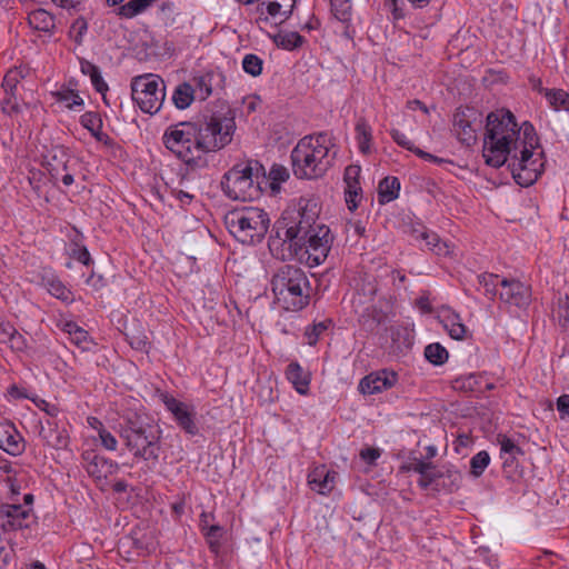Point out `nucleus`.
I'll return each mask as SVG.
<instances>
[{
	"label": "nucleus",
	"instance_id": "obj_1",
	"mask_svg": "<svg viewBox=\"0 0 569 569\" xmlns=\"http://www.w3.org/2000/svg\"><path fill=\"white\" fill-rule=\"evenodd\" d=\"M234 130L232 119L224 123L218 118L209 121H181L170 124L162 134L163 146L189 167L206 164L204 154L226 147Z\"/></svg>",
	"mask_w": 569,
	"mask_h": 569
},
{
	"label": "nucleus",
	"instance_id": "obj_2",
	"mask_svg": "<svg viewBox=\"0 0 569 569\" xmlns=\"http://www.w3.org/2000/svg\"><path fill=\"white\" fill-rule=\"evenodd\" d=\"M317 204L300 200L288 207L274 222L268 246L270 251L281 260H288L301 253V244L308 233L316 227Z\"/></svg>",
	"mask_w": 569,
	"mask_h": 569
},
{
	"label": "nucleus",
	"instance_id": "obj_3",
	"mask_svg": "<svg viewBox=\"0 0 569 569\" xmlns=\"http://www.w3.org/2000/svg\"><path fill=\"white\" fill-rule=\"evenodd\" d=\"M335 137L318 132L301 138L291 151V167L298 179H318L333 166L337 150Z\"/></svg>",
	"mask_w": 569,
	"mask_h": 569
},
{
	"label": "nucleus",
	"instance_id": "obj_4",
	"mask_svg": "<svg viewBox=\"0 0 569 569\" xmlns=\"http://www.w3.org/2000/svg\"><path fill=\"white\" fill-rule=\"evenodd\" d=\"M520 128L508 109L490 112L486 118L482 156L488 166L500 168L518 150Z\"/></svg>",
	"mask_w": 569,
	"mask_h": 569
},
{
	"label": "nucleus",
	"instance_id": "obj_5",
	"mask_svg": "<svg viewBox=\"0 0 569 569\" xmlns=\"http://www.w3.org/2000/svg\"><path fill=\"white\" fill-rule=\"evenodd\" d=\"M270 288L276 303L287 311H299L309 305L311 287L306 272L296 266L283 264L272 274Z\"/></svg>",
	"mask_w": 569,
	"mask_h": 569
},
{
	"label": "nucleus",
	"instance_id": "obj_6",
	"mask_svg": "<svg viewBox=\"0 0 569 569\" xmlns=\"http://www.w3.org/2000/svg\"><path fill=\"white\" fill-rule=\"evenodd\" d=\"M119 436L126 448L137 459L157 463L160 456V436L153 426L141 417L128 416L119 425Z\"/></svg>",
	"mask_w": 569,
	"mask_h": 569
},
{
	"label": "nucleus",
	"instance_id": "obj_7",
	"mask_svg": "<svg viewBox=\"0 0 569 569\" xmlns=\"http://www.w3.org/2000/svg\"><path fill=\"white\" fill-rule=\"evenodd\" d=\"M262 166L248 161L233 166L221 180L224 194L232 200L250 201L260 196L259 177Z\"/></svg>",
	"mask_w": 569,
	"mask_h": 569
},
{
	"label": "nucleus",
	"instance_id": "obj_8",
	"mask_svg": "<svg viewBox=\"0 0 569 569\" xmlns=\"http://www.w3.org/2000/svg\"><path fill=\"white\" fill-rule=\"evenodd\" d=\"M226 223L238 241L243 244H254L264 238L270 219L263 209L249 207L230 212Z\"/></svg>",
	"mask_w": 569,
	"mask_h": 569
},
{
	"label": "nucleus",
	"instance_id": "obj_9",
	"mask_svg": "<svg viewBox=\"0 0 569 569\" xmlns=\"http://www.w3.org/2000/svg\"><path fill=\"white\" fill-rule=\"evenodd\" d=\"M132 100L144 113H157L166 98L164 81L156 74L139 76L131 83Z\"/></svg>",
	"mask_w": 569,
	"mask_h": 569
},
{
	"label": "nucleus",
	"instance_id": "obj_10",
	"mask_svg": "<svg viewBox=\"0 0 569 569\" xmlns=\"http://www.w3.org/2000/svg\"><path fill=\"white\" fill-rule=\"evenodd\" d=\"M508 167L511 170L515 181L521 187L533 184L545 169L543 151L530 152V149H519L509 156Z\"/></svg>",
	"mask_w": 569,
	"mask_h": 569
},
{
	"label": "nucleus",
	"instance_id": "obj_11",
	"mask_svg": "<svg viewBox=\"0 0 569 569\" xmlns=\"http://www.w3.org/2000/svg\"><path fill=\"white\" fill-rule=\"evenodd\" d=\"M332 242L333 236L330 228L325 224H316L312 231L303 239L301 253L297 257L311 268L319 266L327 259Z\"/></svg>",
	"mask_w": 569,
	"mask_h": 569
},
{
	"label": "nucleus",
	"instance_id": "obj_12",
	"mask_svg": "<svg viewBox=\"0 0 569 569\" xmlns=\"http://www.w3.org/2000/svg\"><path fill=\"white\" fill-rule=\"evenodd\" d=\"M482 120L473 108L458 109L453 114L452 131L458 140L472 146L477 141V131L481 128Z\"/></svg>",
	"mask_w": 569,
	"mask_h": 569
},
{
	"label": "nucleus",
	"instance_id": "obj_13",
	"mask_svg": "<svg viewBox=\"0 0 569 569\" xmlns=\"http://www.w3.org/2000/svg\"><path fill=\"white\" fill-rule=\"evenodd\" d=\"M34 521L31 507H23L16 503L0 505V529L3 532H11L29 528Z\"/></svg>",
	"mask_w": 569,
	"mask_h": 569
},
{
	"label": "nucleus",
	"instance_id": "obj_14",
	"mask_svg": "<svg viewBox=\"0 0 569 569\" xmlns=\"http://www.w3.org/2000/svg\"><path fill=\"white\" fill-rule=\"evenodd\" d=\"M161 400L167 410L170 411L178 423V426L189 436H196L199 428L196 423V410L173 396L164 392L161 393Z\"/></svg>",
	"mask_w": 569,
	"mask_h": 569
},
{
	"label": "nucleus",
	"instance_id": "obj_15",
	"mask_svg": "<svg viewBox=\"0 0 569 569\" xmlns=\"http://www.w3.org/2000/svg\"><path fill=\"white\" fill-rule=\"evenodd\" d=\"M531 287L518 279L502 278L499 299L509 306L520 309L527 308L531 302Z\"/></svg>",
	"mask_w": 569,
	"mask_h": 569
},
{
	"label": "nucleus",
	"instance_id": "obj_16",
	"mask_svg": "<svg viewBox=\"0 0 569 569\" xmlns=\"http://www.w3.org/2000/svg\"><path fill=\"white\" fill-rule=\"evenodd\" d=\"M81 458L86 471L96 480L107 479L119 469V465L116 461L99 456L93 451H84Z\"/></svg>",
	"mask_w": 569,
	"mask_h": 569
},
{
	"label": "nucleus",
	"instance_id": "obj_17",
	"mask_svg": "<svg viewBox=\"0 0 569 569\" xmlns=\"http://www.w3.org/2000/svg\"><path fill=\"white\" fill-rule=\"evenodd\" d=\"M452 388L475 397H480L488 390L496 388L495 383L486 373H470L460 376L452 381Z\"/></svg>",
	"mask_w": 569,
	"mask_h": 569
},
{
	"label": "nucleus",
	"instance_id": "obj_18",
	"mask_svg": "<svg viewBox=\"0 0 569 569\" xmlns=\"http://www.w3.org/2000/svg\"><path fill=\"white\" fill-rule=\"evenodd\" d=\"M398 376L393 371L381 370L363 377L359 382V390L363 395H376L390 389L396 385Z\"/></svg>",
	"mask_w": 569,
	"mask_h": 569
},
{
	"label": "nucleus",
	"instance_id": "obj_19",
	"mask_svg": "<svg viewBox=\"0 0 569 569\" xmlns=\"http://www.w3.org/2000/svg\"><path fill=\"white\" fill-rule=\"evenodd\" d=\"M0 449L10 456H20L26 449L23 437L10 421L0 422Z\"/></svg>",
	"mask_w": 569,
	"mask_h": 569
},
{
	"label": "nucleus",
	"instance_id": "obj_20",
	"mask_svg": "<svg viewBox=\"0 0 569 569\" xmlns=\"http://www.w3.org/2000/svg\"><path fill=\"white\" fill-rule=\"evenodd\" d=\"M39 437L42 441L57 450L66 449L69 446V435L56 420L47 419L40 423Z\"/></svg>",
	"mask_w": 569,
	"mask_h": 569
},
{
	"label": "nucleus",
	"instance_id": "obj_21",
	"mask_svg": "<svg viewBox=\"0 0 569 569\" xmlns=\"http://www.w3.org/2000/svg\"><path fill=\"white\" fill-rule=\"evenodd\" d=\"M194 92L200 100L208 99L213 90L223 87L224 76L220 70H209L193 78Z\"/></svg>",
	"mask_w": 569,
	"mask_h": 569
},
{
	"label": "nucleus",
	"instance_id": "obj_22",
	"mask_svg": "<svg viewBox=\"0 0 569 569\" xmlns=\"http://www.w3.org/2000/svg\"><path fill=\"white\" fill-rule=\"evenodd\" d=\"M0 343L8 346L14 352H26L28 339L9 321L0 320Z\"/></svg>",
	"mask_w": 569,
	"mask_h": 569
},
{
	"label": "nucleus",
	"instance_id": "obj_23",
	"mask_svg": "<svg viewBox=\"0 0 569 569\" xmlns=\"http://www.w3.org/2000/svg\"><path fill=\"white\" fill-rule=\"evenodd\" d=\"M41 283L47 291L57 299L70 303L73 301L71 290L51 271H44L41 277Z\"/></svg>",
	"mask_w": 569,
	"mask_h": 569
},
{
	"label": "nucleus",
	"instance_id": "obj_24",
	"mask_svg": "<svg viewBox=\"0 0 569 569\" xmlns=\"http://www.w3.org/2000/svg\"><path fill=\"white\" fill-rule=\"evenodd\" d=\"M80 70L84 76L90 78L94 90L101 93L103 102L109 106V100L107 98L109 87L101 74L100 68L86 59H80Z\"/></svg>",
	"mask_w": 569,
	"mask_h": 569
},
{
	"label": "nucleus",
	"instance_id": "obj_25",
	"mask_svg": "<svg viewBox=\"0 0 569 569\" xmlns=\"http://www.w3.org/2000/svg\"><path fill=\"white\" fill-rule=\"evenodd\" d=\"M336 472L327 470L325 467L316 468L308 476V482L312 490L326 495L333 489Z\"/></svg>",
	"mask_w": 569,
	"mask_h": 569
},
{
	"label": "nucleus",
	"instance_id": "obj_26",
	"mask_svg": "<svg viewBox=\"0 0 569 569\" xmlns=\"http://www.w3.org/2000/svg\"><path fill=\"white\" fill-rule=\"evenodd\" d=\"M29 26L38 31L51 34L56 28L54 17L44 9H37L28 16Z\"/></svg>",
	"mask_w": 569,
	"mask_h": 569
},
{
	"label": "nucleus",
	"instance_id": "obj_27",
	"mask_svg": "<svg viewBox=\"0 0 569 569\" xmlns=\"http://www.w3.org/2000/svg\"><path fill=\"white\" fill-rule=\"evenodd\" d=\"M287 379L293 385L297 392L306 395L309 389L310 378L298 362H291L286 369Z\"/></svg>",
	"mask_w": 569,
	"mask_h": 569
},
{
	"label": "nucleus",
	"instance_id": "obj_28",
	"mask_svg": "<svg viewBox=\"0 0 569 569\" xmlns=\"http://www.w3.org/2000/svg\"><path fill=\"white\" fill-rule=\"evenodd\" d=\"M538 91L543 93L549 107L555 111H569V92L562 89H547L539 84Z\"/></svg>",
	"mask_w": 569,
	"mask_h": 569
},
{
	"label": "nucleus",
	"instance_id": "obj_29",
	"mask_svg": "<svg viewBox=\"0 0 569 569\" xmlns=\"http://www.w3.org/2000/svg\"><path fill=\"white\" fill-rule=\"evenodd\" d=\"M400 181L397 177H386L378 186V201L385 204L396 200L399 197Z\"/></svg>",
	"mask_w": 569,
	"mask_h": 569
},
{
	"label": "nucleus",
	"instance_id": "obj_30",
	"mask_svg": "<svg viewBox=\"0 0 569 569\" xmlns=\"http://www.w3.org/2000/svg\"><path fill=\"white\" fill-rule=\"evenodd\" d=\"M296 0H274V1H262L258 10H260L261 13H263L262 7L266 6V10L269 16L272 18L280 17L281 22L286 21L295 7Z\"/></svg>",
	"mask_w": 569,
	"mask_h": 569
},
{
	"label": "nucleus",
	"instance_id": "obj_31",
	"mask_svg": "<svg viewBox=\"0 0 569 569\" xmlns=\"http://www.w3.org/2000/svg\"><path fill=\"white\" fill-rule=\"evenodd\" d=\"M80 123L83 128H86L90 133L98 140V141H104V139L108 137L102 131V119L99 113L93 111L84 112L80 117Z\"/></svg>",
	"mask_w": 569,
	"mask_h": 569
},
{
	"label": "nucleus",
	"instance_id": "obj_32",
	"mask_svg": "<svg viewBox=\"0 0 569 569\" xmlns=\"http://www.w3.org/2000/svg\"><path fill=\"white\" fill-rule=\"evenodd\" d=\"M196 96L193 86L188 82H182L176 87L172 94V102L178 109L183 110L192 103Z\"/></svg>",
	"mask_w": 569,
	"mask_h": 569
},
{
	"label": "nucleus",
	"instance_id": "obj_33",
	"mask_svg": "<svg viewBox=\"0 0 569 569\" xmlns=\"http://www.w3.org/2000/svg\"><path fill=\"white\" fill-rule=\"evenodd\" d=\"M356 139L361 153H369L371 149L372 129L363 119H359L356 123Z\"/></svg>",
	"mask_w": 569,
	"mask_h": 569
},
{
	"label": "nucleus",
	"instance_id": "obj_34",
	"mask_svg": "<svg viewBox=\"0 0 569 569\" xmlns=\"http://www.w3.org/2000/svg\"><path fill=\"white\" fill-rule=\"evenodd\" d=\"M479 286L483 289V293L490 300L499 296L498 287L501 288L502 278L496 273L483 272L477 276Z\"/></svg>",
	"mask_w": 569,
	"mask_h": 569
},
{
	"label": "nucleus",
	"instance_id": "obj_35",
	"mask_svg": "<svg viewBox=\"0 0 569 569\" xmlns=\"http://www.w3.org/2000/svg\"><path fill=\"white\" fill-rule=\"evenodd\" d=\"M28 74V70L23 67H16L10 69L2 80V88L4 93H17L18 86L22 79H24Z\"/></svg>",
	"mask_w": 569,
	"mask_h": 569
},
{
	"label": "nucleus",
	"instance_id": "obj_36",
	"mask_svg": "<svg viewBox=\"0 0 569 569\" xmlns=\"http://www.w3.org/2000/svg\"><path fill=\"white\" fill-rule=\"evenodd\" d=\"M273 41L279 48L291 51L301 47L306 40L300 33L291 31L279 32L273 37Z\"/></svg>",
	"mask_w": 569,
	"mask_h": 569
},
{
	"label": "nucleus",
	"instance_id": "obj_37",
	"mask_svg": "<svg viewBox=\"0 0 569 569\" xmlns=\"http://www.w3.org/2000/svg\"><path fill=\"white\" fill-rule=\"evenodd\" d=\"M64 331L70 336L71 341L82 350L89 349L90 338L88 332L74 322H67Z\"/></svg>",
	"mask_w": 569,
	"mask_h": 569
},
{
	"label": "nucleus",
	"instance_id": "obj_38",
	"mask_svg": "<svg viewBox=\"0 0 569 569\" xmlns=\"http://www.w3.org/2000/svg\"><path fill=\"white\" fill-rule=\"evenodd\" d=\"M519 128L520 133L522 132L521 149H530V152H536V149L540 148V143L535 127L530 122L525 121Z\"/></svg>",
	"mask_w": 569,
	"mask_h": 569
},
{
	"label": "nucleus",
	"instance_id": "obj_39",
	"mask_svg": "<svg viewBox=\"0 0 569 569\" xmlns=\"http://www.w3.org/2000/svg\"><path fill=\"white\" fill-rule=\"evenodd\" d=\"M443 327L452 339L462 340L466 337L467 328L457 313L447 316L443 320Z\"/></svg>",
	"mask_w": 569,
	"mask_h": 569
},
{
	"label": "nucleus",
	"instance_id": "obj_40",
	"mask_svg": "<svg viewBox=\"0 0 569 569\" xmlns=\"http://www.w3.org/2000/svg\"><path fill=\"white\" fill-rule=\"evenodd\" d=\"M53 96L58 102L64 103L66 108L69 110L82 108L84 104V101L80 94L72 89H61L53 92Z\"/></svg>",
	"mask_w": 569,
	"mask_h": 569
},
{
	"label": "nucleus",
	"instance_id": "obj_41",
	"mask_svg": "<svg viewBox=\"0 0 569 569\" xmlns=\"http://www.w3.org/2000/svg\"><path fill=\"white\" fill-rule=\"evenodd\" d=\"M425 357L430 363L441 366L448 360L449 353L443 346L435 342L425 348Z\"/></svg>",
	"mask_w": 569,
	"mask_h": 569
},
{
	"label": "nucleus",
	"instance_id": "obj_42",
	"mask_svg": "<svg viewBox=\"0 0 569 569\" xmlns=\"http://www.w3.org/2000/svg\"><path fill=\"white\" fill-rule=\"evenodd\" d=\"M331 325L332 321L330 319H326L323 321L308 326L305 330L307 343L309 346H315L320 339V337L329 329Z\"/></svg>",
	"mask_w": 569,
	"mask_h": 569
},
{
	"label": "nucleus",
	"instance_id": "obj_43",
	"mask_svg": "<svg viewBox=\"0 0 569 569\" xmlns=\"http://www.w3.org/2000/svg\"><path fill=\"white\" fill-rule=\"evenodd\" d=\"M202 533L207 540L210 551L216 555L219 553L223 528L219 525H212L211 527H208V530Z\"/></svg>",
	"mask_w": 569,
	"mask_h": 569
},
{
	"label": "nucleus",
	"instance_id": "obj_44",
	"mask_svg": "<svg viewBox=\"0 0 569 569\" xmlns=\"http://www.w3.org/2000/svg\"><path fill=\"white\" fill-rule=\"evenodd\" d=\"M331 12L340 22H349L351 19L350 0H331Z\"/></svg>",
	"mask_w": 569,
	"mask_h": 569
},
{
	"label": "nucleus",
	"instance_id": "obj_45",
	"mask_svg": "<svg viewBox=\"0 0 569 569\" xmlns=\"http://www.w3.org/2000/svg\"><path fill=\"white\" fill-rule=\"evenodd\" d=\"M87 31L88 21L83 17H78L70 27L69 36L77 44H82Z\"/></svg>",
	"mask_w": 569,
	"mask_h": 569
},
{
	"label": "nucleus",
	"instance_id": "obj_46",
	"mask_svg": "<svg viewBox=\"0 0 569 569\" xmlns=\"http://www.w3.org/2000/svg\"><path fill=\"white\" fill-rule=\"evenodd\" d=\"M490 462V456L487 451L482 450L475 455L470 460L471 473L479 477L483 473L485 469Z\"/></svg>",
	"mask_w": 569,
	"mask_h": 569
},
{
	"label": "nucleus",
	"instance_id": "obj_47",
	"mask_svg": "<svg viewBox=\"0 0 569 569\" xmlns=\"http://www.w3.org/2000/svg\"><path fill=\"white\" fill-rule=\"evenodd\" d=\"M362 199L360 186L351 184L345 188V200L350 211H355Z\"/></svg>",
	"mask_w": 569,
	"mask_h": 569
},
{
	"label": "nucleus",
	"instance_id": "obj_48",
	"mask_svg": "<svg viewBox=\"0 0 569 569\" xmlns=\"http://www.w3.org/2000/svg\"><path fill=\"white\" fill-rule=\"evenodd\" d=\"M262 60L252 53L246 54L242 60V68L244 72L252 77H257L262 71Z\"/></svg>",
	"mask_w": 569,
	"mask_h": 569
},
{
	"label": "nucleus",
	"instance_id": "obj_49",
	"mask_svg": "<svg viewBox=\"0 0 569 569\" xmlns=\"http://www.w3.org/2000/svg\"><path fill=\"white\" fill-rule=\"evenodd\" d=\"M498 442L500 445V455H522L521 448L515 443V441L507 436L499 435Z\"/></svg>",
	"mask_w": 569,
	"mask_h": 569
},
{
	"label": "nucleus",
	"instance_id": "obj_50",
	"mask_svg": "<svg viewBox=\"0 0 569 569\" xmlns=\"http://www.w3.org/2000/svg\"><path fill=\"white\" fill-rule=\"evenodd\" d=\"M361 168L357 164H350L345 169L343 181L346 187L351 184L360 186L359 177H360Z\"/></svg>",
	"mask_w": 569,
	"mask_h": 569
},
{
	"label": "nucleus",
	"instance_id": "obj_51",
	"mask_svg": "<svg viewBox=\"0 0 569 569\" xmlns=\"http://www.w3.org/2000/svg\"><path fill=\"white\" fill-rule=\"evenodd\" d=\"M1 109L4 113L11 116L13 113H18L20 111L17 93L10 94L6 93L1 102Z\"/></svg>",
	"mask_w": 569,
	"mask_h": 569
},
{
	"label": "nucleus",
	"instance_id": "obj_52",
	"mask_svg": "<svg viewBox=\"0 0 569 569\" xmlns=\"http://www.w3.org/2000/svg\"><path fill=\"white\" fill-rule=\"evenodd\" d=\"M271 179V188L274 189V183H281L288 180L289 172L287 168L282 166H273L269 172Z\"/></svg>",
	"mask_w": 569,
	"mask_h": 569
},
{
	"label": "nucleus",
	"instance_id": "obj_53",
	"mask_svg": "<svg viewBox=\"0 0 569 569\" xmlns=\"http://www.w3.org/2000/svg\"><path fill=\"white\" fill-rule=\"evenodd\" d=\"M390 134H391L393 141L397 144H399L400 147H402V148H405L407 150H410L412 152H415V150L417 149V148H415L412 141L402 131H400L398 129H392L390 131Z\"/></svg>",
	"mask_w": 569,
	"mask_h": 569
},
{
	"label": "nucleus",
	"instance_id": "obj_54",
	"mask_svg": "<svg viewBox=\"0 0 569 569\" xmlns=\"http://www.w3.org/2000/svg\"><path fill=\"white\" fill-rule=\"evenodd\" d=\"M98 435H99L101 445L107 450L114 451L117 449L118 441H117L116 437L110 431H108L106 428H100V431Z\"/></svg>",
	"mask_w": 569,
	"mask_h": 569
},
{
	"label": "nucleus",
	"instance_id": "obj_55",
	"mask_svg": "<svg viewBox=\"0 0 569 569\" xmlns=\"http://www.w3.org/2000/svg\"><path fill=\"white\" fill-rule=\"evenodd\" d=\"M441 477H443V473L441 471L431 469L427 473L421 476V478L418 480V485L422 489H428L432 482H435L437 479Z\"/></svg>",
	"mask_w": 569,
	"mask_h": 569
},
{
	"label": "nucleus",
	"instance_id": "obj_56",
	"mask_svg": "<svg viewBox=\"0 0 569 569\" xmlns=\"http://www.w3.org/2000/svg\"><path fill=\"white\" fill-rule=\"evenodd\" d=\"M367 316L372 320L375 327L383 323L387 319V313L377 306L367 308Z\"/></svg>",
	"mask_w": 569,
	"mask_h": 569
},
{
	"label": "nucleus",
	"instance_id": "obj_57",
	"mask_svg": "<svg viewBox=\"0 0 569 569\" xmlns=\"http://www.w3.org/2000/svg\"><path fill=\"white\" fill-rule=\"evenodd\" d=\"M435 469L432 462H426L420 459H416L415 462L407 467V470L419 473L420 476L427 473L429 470Z\"/></svg>",
	"mask_w": 569,
	"mask_h": 569
},
{
	"label": "nucleus",
	"instance_id": "obj_58",
	"mask_svg": "<svg viewBox=\"0 0 569 569\" xmlns=\"http://www.w3.org/2000/svg\"><path fill=\"white\" fill-rule=\"evenodd\" d=\"M380 457V450L377 448H365L360 451V458L368 465H375Z\"/></svg>",
	"mask_w": 569,
	"mask_h": 569
},
{
	"label": "nucleus",
	"instance_id": "obj_59",
	"mask_svg": "<svg viewBox=\"0 0 569 569\" xmlns=\"http://www.w3.org/2000/svg\"><path fill=\"white\" fill-rule=\"evenodd\" d=\"M556 405L561 419L569 417V395H561Z\"/></svg>",
	"mask_w": 569,
	"mask_h": 569
},
{
	"label": "nucleus",
	"instance_id": "obj_60",
	"mask_svg": "<svg viewBox=\"0 0 569 569\" xmlns=\"http://www.w3.org/2000/svg\"><path fill=\"white\" fill-rule=\"evenodd\" d=\"M423 240H426V243L430 247L431 250H436L437 253L441 252L440 246V239L439 237L433 232H423L422 233Z\"/></svg>",
	"mask_w": 569,
	"mask_h": 569
},
{
	"label": "nucleus",
	"instance_id": "obj_61",
	"mask_svg": "<svg viewBox=\"0 0 569 569\" xmlns=\"http://www.w3.org/2000/svg\"><path fill=\"white\" fill-rule=\"evenodd\" d=\"M73 257L84 266H89L92 262L90 252L86 247H81L74 250Z\"/></svg>",
	"mask_w": 569,
	"mask_h": 569
},
{
	"label": "nucleus",
	"instance_id": "obj_62",
	"mask_svg": "<svg viewBox=\"0 0 569 569\" xmlns=\"http://www.w3.org/2000/svg\"><path fill=\"white\" fill-rule=\"evenodd\" d=\"M39 408L50 417V420H54L59 413V408L53 403L47 402L46 400H41Z\"/></svg>",
	"mask_w": 569,
	"mask_h": 569
},
{
	"label": "nucleus",
	"instance_id": "obj_63",
	"mask_svg": "<svg viewBox=\"0 0 569 569\" xmlns=\"http://www.w3.org/2000/svg\"><path fill=\"white\" fill-rule=\"evenodd\" d=\"M415 153H416L419 158H421V159H425V160H427V161L435 162V163H438V164L449 162V161H448V160H446V159H442V158H439V157H437V156H433V154H431V153H429V152H426V151H423V150H421V149H416V150H415Z\"/></svg>",
	"mask_w": 569,
	"mask_h": 569
},
{
	"label": "nucleus",
	"instance_id": "obj_64",
	"mask_svg": "<svg viewBox=\"0 0 569 569\" xmlns=\"http://www.w3.org/2000/svg\"><path fill=\"white\" fill-rule=\"evenodd\" d=\"M87 283L93 289L99 290L106 286V279L101 274L91 273L87 279Z\"/></svg>",
	"mask_w": 569,
	"mask_h": 569
}]
</instances>
